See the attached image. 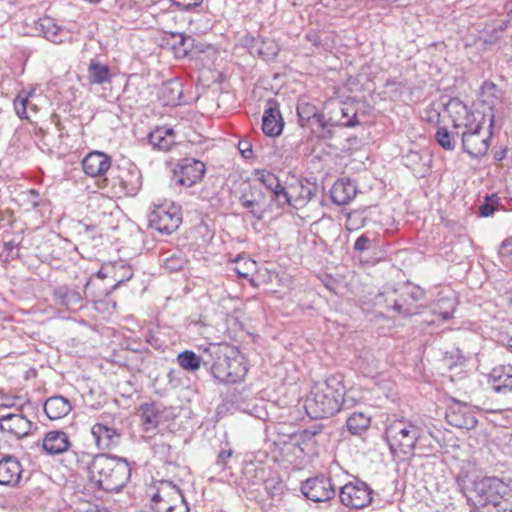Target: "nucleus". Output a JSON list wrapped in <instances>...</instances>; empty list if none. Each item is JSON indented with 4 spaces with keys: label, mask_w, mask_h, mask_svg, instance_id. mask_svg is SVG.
Returning a JSON list of instances; mask_svg holds the SVG:
<instances>
[{
    "label": "nucleus",
    "mask_w": 512,
    "mask_h": 512,
    "mask_svg": "<svg viewBox=\"0 0 512 512\" xmlns=\"http://www.w3.org/2000/svg\"><path fill=\"white\" fill-rule=\"evenodd\" d=\"M148 140L153 147L167 151L175 144L174 130L167 127H158L149 134Z\"/></svg>",
    "instance_id": "obj_28"
},
{
    "label": "nucleus",
    "mask_w": 512,
    "mask_h": 512,
    "mask_svg": "<svg viewBox=\"0 0 512 512\" xmlns=\"http://www.w3.org/2000/svg\"><path fill=\"white\" fill-rule=\"evenodd\" d=\"M20 461L14 456H5L0 459V484L15 487L20 485L23 475Z\"/></svg>",
    "instance_id": "obj_16"
},
{
    "label": "nucleus",
    "mask_w": 512,
    "mask_h": 512,
    "mask_svg": "<svg viewBox=\"0 0 512 512\" xmlns=\"http://www.w3.org/2000/svg\"><path fill=\"white\" fill-rule=\"evenodd\" d=\"M177 362L186 371H197L201 366V358L191 350H184L177 356Z\"/></svg>",
    "instance_id": "obj_37"
},
{
    "label": "nucleus",
    "mask_w": 512,
    "mask_h": 512,
    "mask_svg": "<svg viewBox=\"0 0 512 512\" xmlns=\"http://www.w3.org/2000/svg\"><path fill=\"white\" fill-rule=\"evenodd\" d=\"M248 191L250 192L249 196H252L255 199V201L259 203V207L265 208L267 210L268 205L265 201L264 192L256 186H251Z\"/></svg>",
    "instance_id": "obj_46"
},
{
    "label": "nucleus",
    "mask_w": 512,
    "mask_h": 512,
    "mask_svg": "<svg viewBox=\"0 0 512 512\" xmlns=\"http://www.w3.org/2000/svg\"><path fill=\"white\" fill-rule=\"evenodd\" d=\"M185 1V9L190 10L193 7L200 6L204 0H184Z\"/></svg>",
    "instance_id": "obj_52"
},
{
    "label": "nucleus",
    "mask_w": 512,
    "mask_h": 512,
    "mask_svg": "<svg viewBox=\"0 0 512 512\" xmlns=\"http://www.w3.org/2000/svg\"><path fill=\"white\" fill-rule=\"evenodd\" d=\"M340 110H341V113H342L343 117H348L349 116L348 111H347L346 108L341 107Z\"/></svg>",
    "instance_id": "obj_59"
},
{
    "label": "nucleus",
    "mask_w": 512,
    "mask_h": 512,
    "mask_svg": "<svg viewBox=\"0 0 512 512\" xmlns=\"http://www.w3.org/2000/svg\"><path fill=\"white\" fill-rule=\"evenodd\" d=\"M255 175L257 180L270 191L279 187L280 180L274 173L267 170H256Z\"/></svg>",
    "instance_id": "obj_42"
},
{
    "label": "nucleus",
    "mask_w": 512,
    "mask_h": 512,
    "mask_svg": "<svg viewBox=\"0 0 512 512\" xmlns=\"http://www.w3.org/2000/svg\"><path fill=\"white\" fill-rule=\"evenodd\" d=\"M301 492L310 501L326 502L335 497L336 488L330 478L316 476L302 482Z\"/></svg>",
    "instance_id": "obj_12"
},
{
    "label": "nucleus",
    "mask_w": 512,
    "mask_h": 512,
    "mask_svg": "<svg viewBox=\"0 0 512 512\" xmlns=\"http://www.w3.org/2000/svg\"><path fill=\"white\" fill-rule=\"evenodd\" d=\"M111 268L113 270L111 276L116 282L114 287L129 281L133 277L132 267L123 261L114 262Z\"/></svg>",
    "instance_id": "obj_36"
},
{
    "label": "nucleus",
    "mask_w": 512,
    "mask_h": 512,
    "mask_svg": "<svg viewBox=\"0 0 512 512\" xmlns=\"http://www.w3.org/2000/svg\"><path fill=\"white\" fill-rule=\"evenodd\" d=\"M34 95V91L20 92L14 100V109L16 114L21 119H28L27 110L31 109L33 111L37 110V106L32 103L31 97Z\"/></svg>",
    "instance_id": "obj_33"
},
{
    "label": "nucleus",
    "mask_w": 512,
    "mask_h": 512,
    "mask_svg": "<svg viewBox=\"0 0 512 512\" xmlns=\"http://www.w3.org/2000/svg\"><path fill=\"white\" fill-rule=\"evenodd\" d=\"M499 95H500V90L492 82H485L483 84V86L481 87L482 102L484 104L488 105V107L491 111H493L494 108L496 107L497 102L499 100Z\"/></svg>",
    "instance_id": "obj_38"
},
{
    "label": "nucleus",
    "mask_w": 512,
    "mask_h": 512,
    "mask_svg": "<svg viewBox=\"0 0 512 512\" xmlns=\"http://www.w3.org/2000/svg\"><path fill=\"white\" fill-rule=\"evenodd\" d=\"M4 247H5V250H6V251H9V252H10V251L14 248V245H13V243H12V242H9V243H5V244H4Z\"/></svg>",
    "instance_id": "obj_58"
},
{
    "label": "nucleus",
    "mask_w": 512,
    "mask_h": 512,
    "mask_svg": "<svg viewBox=\"0 0 512 512\" xmlns=\"http://www.w3.org/2000/svg\"><path fill=\"white\" fill-rule=\"evenodd\" d=\"M182 95V84L176 79L164 82L159 91V98L166 106H176L180 104Z\"/></svg>",
    "instance_id": "obj_27"
},
{
    "label": "nucleus",
    "mask_w": 512,
    "mask_h": 512,
    "mask_svg": "<svg viewBox=\"0 0 512 512\" xmlns=\"http://www.w3.org/2000/svg\"><path fill=\"white\" fill-rule=\"evenodd\" d=\"M450 107L457 109L465 114V121L459 123L453 120V128H463L461 132L462 149L465 153L474 158L484 156L490 146L491 128L495 124V114L492 113L489 119V126L484 127L481 121H478L473 113H469L467 107L460 101L451 102Z\"/></svg>",
    "instance_id": "obj_3"
},
{
    "label": "nucleus",
    "mask_w": 512,
    "mask_h": 512,
    "mask_svg": "<svg viewBox=\"0 0 512 512\" xmlns=\"http://www.w3.org/2000/svg\"><path fill=\"white\" fill-rule=\"evenodd\" d=\"M273 193V200H275L279 207L284 206H294L296 207V204H293L292 195L290 192H288L281 184L279 183V187L274 188L272 191Z\"/></svg>",
    "instance_id": "obj_43"
},
{
    "label": "nucleus",
    "mask_w": 512,
    "mask_h": 512,
    "mask_svg": "<svg viewBox=\"0 0 512 512\" xmlns=\"http://www.w3.org/2000/svg\"><path fill=\"white\" fill-rule=\"evenodd\" d=\"M43 409L50 420H57L68 415L72 410V405L67 398L55 395L45 401Z\"/></svg>",
    "instance_id": "obj_25"
},
{
    "label": "nucleus",
    "mask_w": 512,
    "mask_h": 512,
    "mask_svg": "<svg viewBox=\"0 0 512 512\" xmlns=\"http://www.w3.org/2000/svg\"><path fill=\"white\" fill-rule=\"evenodd\" d=\"M109 181L115 194L135 196L142 186V174L134 164L125 163L112 169Z\"/></svg>",
    "instance_id": "obj_8"
},
{
    "label": "nucleus",
    "mask_w": 512,
    "mask_h": 512,
    "mask_svg": "<svg viewBox=\"0 0 512 512\" xmlns=\"http://www.w3.org/2000/svg\"><path fill=\"white\" fill-rule=\"evenodd\" d=\"M284 121L279 108L274 105L267 108L262 116V131L270 137L279 136L282 133Z\"/></svg>",
    "instance_id": "obj_23"
},
{
    "label": "nucleus",
    "mask_w": 512,
    "mask_h": 512,
    "mask_svg": "<svg viewBox=\"0 0 512 512\" xmlns=\"http://www.w3.org/2000/svg\"><path fill=\"white\" fill-rule=\"evenodd\" d=\"M279 46L274 39L257 37L250 45L251 54H256L265 61L274 59L279 53Z\"/></svg>",
    "instance_id": "obj_26"
},
{
    "label": "nucleus",
    "mask_w": 512,
    "mask_h": 512,
    "mask_svg": "<svg viewBox=\"0 0 512 512\" xmlns=\"http://www.w3.org/2000/svg\"><path fill=\"white\" fill-rule=\"evenodd\" d=\"M256 270V262L251 259H237L235 272L242 278H248Z\"/></svg>",
    "instance_id": "obj_44"
},
{
    "label": "nucleus",
    "mask_w": 512,
    "mask_h": 512,
    "mask_svg": "<svg viewBox=\"0 0 512 512\" xmlns=\"http://www.w3.org/2000/svg\"><path fill=\"white\" fill-rule=\"evenodd\" d=\"M356 124V122L353 119H348L346 122L343 123L346 127H353Z\"/></svg>",
    "instance_id": "obj_57"
},
{
    "label": "nucleus",
    "mask_w": 512,
    "mask_h": 512,
    "mask_svg": "<svg viewBox=\"0 0 512 512\" xmlns=\"http://www.w3.org/2000/svg\"><path fill=\"white\" fill-rule=\"evenodd\" d=\"M318 112L315 105L308 102H301L297 106V115L299 123L302 127H306Z\"/></svg>",
    "instance_id": "obj_40"
},
{
    "label": "nucleus",
    "mask_w": 512,
    "mask_h": 512,
    "mask_svg": "<svg viewBox=\"0 0 512 512\" xmlns=\"http://www.w3.org/2000/svg\"><path fill=\"white\" fill-rule=\"evenodd\" d=\"M264 484L265 490L272 496L280 495L283 492L284 483L282 481H275L274 479H269L266 480Z\"/></svg>",
    "instance_id": "obj_45"
},
{
    "label": "nucleus",
    "mask_w": 512,
    "mask_h": 512,
    "mask_svg": "<svg viewBox=\"0 0 512 512\" xmlns=\"http://www.w3.org/2000/svg\"><path fill=\"white\" fill-rule=\"evenodd\" d=\"M356 193V185L350 179L337 180L330 190L333 203L339 206L348 204L355 198Z\"/></svg>",
    "instance_id": "obj_21"
},
{
    "label": "nucleus",
    "mask_w": 512,
    "mask_h": 512,
    "mask_svg": "<svg viewBox=\"0 0 512 512\" xmlns=\"http://www.w3.org/2000/svg\"><path fill=\"white\" fill-rule=\"evenodd\" d=\"M312 121L316 122L322 129L334 125L333 123H330V120H326L325 116L319 112L316 113V116L312 119Z\"/></svg>",
    "instance_id": "obj_50"
},
{
    "label": "nucleus",
    "mask_w": 512,
    "mask_h": 512,
    "mask_svg": "<svg viewBox=\"0 0 512 512\" xmlns=\"http://www.w3.org/2000/svg\"><path fill=\"white\" fill-rule=\"evenodd\" d=\"M250 192H244L240 197L241 205L252 214L257 220H262L264 218V214L266 212L265 208L259 207V203L255 201L252 196H249Z\"/></svg>",
    "instance_id": "obj_39"
},
{
    "label": "nucleus",
    "mask_w": 512,
    "mask_h": 512,
    "mask_svg": "<svg viewBox=\"0 0 512 512\" xmlns=\"http://www.w3.org/2000/svg\"><path fill=\"white\" fill-rule=\"evenodd\" d=\"M239 150L245 158H249L252 153L251 146L248 142H239Z\"/></svg>",
    "instance_id": "obj_51"
},
{
    "label": "nucleus",
    "mask_w": 512,
    "mask_h": 512,
    "mask_svg": "<svg viewBox=\"0 0 512 512\" xmlns=\"http://www.w3.org/2000/svg\"><path fill=\"white\" fill-rule=\"evenodd\" d=\"M131 466L124 457L111 454H97L88 465L91 485L105 492H120L129 482Z\"/></svg>",
    "instance_id": "obj_2"
},
{
    "label": "nucleus",
    "mask_w": 512,
    "mask_h": 512,
    "mask_svg": "<svg viewBox=\"0 0 512 512\" xmlns=\"http://www.w3.org/2000/svg\"><path fill=\"white\" fill-rule=\"evenodd\" d=\"M424 296V291L416 285L405 283L390 296L391 308L399 314L409 316L417 313L416 303ZM388 307L390 305L388 304Z\"/></svg>",
    "instance_id": "obj_10"
},
{
    "label": "nucleus",
    "mask_w": 512,
    "mask_h": 512,
    "mask_svg": "<svg viewBox=\"0 0 512 512\" xmlns=\"http://www.w3.org/2000/svg\"><path fill=\"white\" fill-rule=\"evenodd\" d=\"M42 447L49 455L62 454L70 447V440L64 431L53 430L45 435Z\"/></svg>",
    "instance_id": "obj_22"
},
{
    "label": "nucleus",
    "mask_w": 512,
    "mask_h": 512,
    "mask_svg": "<svg viewBox=\"0 0 512 512\" xmlns=\"http://www.w3.org/2000/svg\"><path fill=\"white\" fill-rule=\"evenodd\" d=\"M154 512H189L186 502L178 486L170 481H161L157 492L151 497Z\"/></svg>",
    "instance_id": "obj_7"
},
{
    "label": "nucleus",
    "mask_w": 512,
    "mask_h": 512,
    "mask_svg": "<svg viewBox=\"0 0 512 512\" xmlns=\"http://www.w3.org/2000/svg\"><path fill=\"white\" fill-rule=\"evenodd\" d=\"M32 428V422L23 415L7 414L0 417V429L21 438L26 436Z\"/></svg>",
    "instance_id": "obj_20"
},
{
    "label": "nucleus",
    "mask_w": 512,
    "mask_h": 512,
    "mask_svg": "<svg viewBox=\"0 0 512 512\" xmlns=\"http://www.w3.org/2000/svg\"><path fill=\"white\" fill-rule=\"evenodd\" d=\"M453 311L454 309L452 308L450 311L440 312V315L443 320H449L453 316Z\"/></svg>",
    "instance_id": "obj_53"
},
{
    "label": "nucleus",
    "mask_w": 512,
    "mask_h": 512,
    "mask_svg": "<svg viewBox=\"0 0 512 512\" xmlns=\"http://www.w3.org/2000/svg\"><path fill=\"white\" fill-rule=\"evenodd\" d=\"M370 418L364 413H353L346 421L348 431L353 435H360L370 426Z\"/></svg>",
    "instance_id": "obj_34"
},
{
    "label": "nucleus",
    "mask_w": 512,
    "mask_h": 512,
    "mask_svg": "<svg viewBox=\"0 0 512 512\" xmlns=\"http://www.w3.org/2000/svg\"><path fill=\"white\" fill-rule=\"evenodd\" d=\"M447 422L460 429H474L478 423L475 410L466 403L454 400L446 412Z\"/></svg>",
    "instance_id": "obj_13"
},
{
    "label": "nucleus",
    "mask_w": 512,
    "mask_h": 512,
    "mask_svg": "<svg viewBox=\"0 0 512 512\" xmlns=\"http://www.w3.org/2000/svg\"><path fill=\"white\" fill-rule=\"evenodd\" d=\"M499 197L497 194L492 193L485 196V201L478 208V213L481 217H489L493 215L497 206L499 205Z\"/></svg>",
    "instance_id": "obj_41"
},
{
    "label": "nucleus",
    "mask_w": 512,
    "mask_h": 512,
    "mask_svg": "<svg viewBox=\"0 0 512 512\" xmlns=\"http://www.w3.org/2000/svg\"><path fill=\"white\" fill-rule=\"evenodd\" d=\"M373 490L363 481L349 482L341 487L339 498L343 505L361 509L372 501Z\"/></svg>",
    "instance_id": "obj_11"
},
{
    "label": "nucleus",
    "mask_w": 512,
    "mask_h": 512,
    "mask_svg": "<svg viewBox=\"0 0 512 512\" xmlns=\"http://www.w3.org/2000/svg\"><path fill=\"white\" fill-rule=\"evenodd\" d=\"M96 275L101 279L108 277L109 272L107 271V267H103L102 269H100Z\"/></svg>",
    "instance_id": "obj_54"
},
{
    "label": "nucleus",
    "mask_w": 512,
    "mask_h": 512,
    "mask_svg": "<svg viewBox=\"0 0 512 512\" xmlns=\"http://www.w3.org/2000/svg\"><path fill=\"white\" fill-rule=\"evenodd\" d=\"M499 253L502 256H510V255H512V237L506 238L501 243Z\"/></svg>",
    "instance_id": "obj_49"
},
{
    "label": "nucleus",
    "mask_w": 512,
    "mask_h": 512,
    "mask_svg": "<svg viewBox=\"0 0 512 512\" xmlns=\"http://www.w3.org/2000/svg\"><path fill=\"white\" fill-rule=\"evenodd\" d=\"M54 301L71 311H77L83 307L82 294L67 286H61L54 291Z\"/></svg>",
    "instance_id": "obj_24"
},
{
    "label": "nucleus",
    "mask_w": 512,
    "mask_h": 512,
    "mask_svg": "<svg viewBox=\"0 0 512 512\" xmlns=\"http://www.w3.org/2000/svg\"><path fill=\"white\" fill-rule=\"evenodd\" d=\"M186 262V258L180 250H169L160 255L161 266L168 272L181 270Z\"/></svg>",
    "instance_id": "obj_30"
},
{
    "label": "nucleus",
    "mask_w": 512,
    "mask_h": 512,
    "mask_svg": "<svg viewBox=\"0 0 512 512\" xmlns=\"http://www.w3.org/2000/svg\"><path fill=\"white\" fill-rule=\"evenodd\" d=\"M505 156H506V150H501V151L495 153V159L498 161L503 160L505 158Z\"/></svg>",
    "instance_id": "obj_55"
},
{
    "label": "nucleus",
    "mask_w": 512,
    "mask_h": 512,
    "mask_svg": "<svg viewBox=\"0 0 512 512\" xmlns=\"http://www.w3.org/2000/svg\"><path fill=\"white\" fill-rule=\"evenodd\" d=\"M31 194H33L35 197L38 196V193H36L34 190L31 191Z\"/></svg>",
    "instance_id": "obj_64"
},
{
    "label": "nucleus",
    "mask_w": 512,
    "mask_h": 512,
    "mask_svg": "<svg viewBox=\"0 0 512 512\" xmlns=\"http://www.w3.org/2000/svg\"><path fill=\"white\" fill-rule=\"evenodd\" d=\"M432 431L420 417L388 419L385 438L390 452L401 459L411 457L417 447H425Z\"/></svg>",
    "instance_id": "obj_1"
},
{
    "label": "nucleus",
    "mask_w": 512,
    "mask_h": 512,
    "mask_svg": "<svg viewBox=\"0 0 512 512\" xmlns=\"http://www.w3.org/2000/svg\"><path fill=\"white\" fill-rule=\"evenodd\" d=\"M434 116H435V117H436V119L438 120V119H439V117H440V113H439V112H435V115H434Z\"/></svg>",
    "instance_id": "obj_62"
},
{
    "label": "nucleus",
    "mask_w": 512,
    "mask_h": 512,
    "mask_svg": "<svg viewBox=\"0 0 512 512\" xmlns=\"http://www.w3.org/2000/svg\"><path fill=\"white\" fill-rule=\"evenodd\" d=\"M87 79L91 85H103L110 83V68L108 65L92 59L87 69Z\"/></svg>",
    "instance_id": "obj_29"
},
{
    "label": "nucleus",
    "mask_w": 512,
    "mask_h": 512,
    "mask_svg": "<svg viewBox=\"0 0 512 512\" xmlns=\"http://www.w3.org/2000/svg\"><path fill=\"white\" fill-rule=\"evenodd\" d=\"M149 226L161 234L170 235L182 222L181 207L174 203L156 206L148 216Z\"/></svg>",
    "instance_id": "obj_9"
},
{
    "label": "nucleus",
    "mask_w": 512,
    "mask_h": 512,
    "mask_svg": "<svg viewBox=\"0 0 512 512\" xmlns=\"http://www.w3.org/2000/svg\"><path fill=\"white\" fill-rule=\"evenodd\" d=\"M371 240L369 237L365 234L358 237L354 243V250L358 252H363L365 250H368L370 247Z\"/></svg>",
    "instance_id": "obj_47"
},
{
    "label": "nucleus",
    "mask_w": 512,
    "mask_h": 512,
    "mask_svg": "<svg viewBox=\"0 0 512 512\" xmlns=\"http://www.w3.org/2000/svg\"><path fill=\"white\" fill-rule=\"evenodd\" d=\"M449 131L445 126H439L435 133L436 142L445 150L452 151L456 147L457 137L461 135L459 129Z\"/></svg>",
    "instance_id": "obj_32"
},
{
    "label": "nucleus",
    "mask_w": 512,
    "mask_h": 512,
    "mask_svg": "<svg viewBox=\"0 0 512 512\" xmlns=\"http://www.w3.org/2000/svg\"><path fill=\"white\" fill-rule=\"evenodd\" d=\"M345 387L336 377L317 383L305 401L307 414L314 419L331 417L340 411L344 401Z\"/></svg>",
    "instance_id": "obj_4"
},
{
    "label": "nucleus",
    "mask_w": 512,
    "mask_h": 512,
    "mask_svg": "<svg viewBox=\"0 0 512 512\" xmlns=\"http://www.w3.org/2000/svg\"><path fill=\"white\" fill-rule=\"evenodd\" d=\"M35 31L54 44H61L71 38L68 30L57 25L51 17L45 16L35 22Z\"/></svg>",
    "instance_id": "obj_15"
},
{
    "label": "nucleus",
    "mask_w": 512,
    "mask_h": 512,
    "mask_svg": "<svg viewBox=\"0 0 512 512\" xmlns=\"http://www.w3.org/2000/svg\"><path fill=\"white\" fill-rule=\"evenodd\" d=\"M190 40H191L190 38H185V37H183V36L181 35V36L179 37V42H178V44H179L180 46H183V47H184V46L187 44V42H188V41H190Z\"/></svg>",
    "instance_id": "obj_56"
},
{
    "label": "nucleus",
    "mask_w": 512,
    "mask_h": 512,
    "mask_svg": "<svg viewBox=\"0 0 512 512\" xmlns=\"http://www.w3.org/2000/svg\"><path fill=\"white\" fill-rule=\"evenodd\" d=\"M472 499L479 505H492L497 512H512V480L495 476L474 480Z\"/></svg>",
    "instance_id": "obj_5"
},
{
    "label": "nucleus",
    "mask_w": 512,
    "mask_h": 512,
    "mask_svg": "<svg viewBox=\"0 0 512 512\" xmlns=\"http://www.w3.org/2000/svg\"><path fill=\"white\" fill-rule=\"evenodd\" d=\"M110 167V156L100 151L90 152L82 160V169L90 177L102 176Z\"/></svg>",
    "instance_id": "obj_19"
},
{
    "label": "nucleus",
    "mask_w": 512,
    "mask_h": 512,
    "mask_svg": "<svg viewBox=\"0 0 512 512\" xmlns=\"http://www.w3.org/2000/svg\"><path fill=\"white\" fill-rule=\"evenodd\" d=\"M90 282H91V279H88V280L86 281V283H85V289H87V288H88V286H89Z\"/></svg>",
    "instance_id": "obj_61"
},
{
    "label": "nucleus",
    "mask_w": 512,
    "mask_h": 512,
    "mask_svg": "<svg viewBox=\"0 0 512 512\" xmlns=\"http://www.w3.org/2000/svg\"><path fill=\"white\" fill-rule=\"evenodd\" d=\"M205 170L203 162L193 158H184L179 162L178 170L174 171L176 183L191 187L203 178Z\"/></svg>",
    "instance_id": "obj_14"
},
{
    "label": "nucleus",
    "mask_w": 512,
    "mask_h": 512,
    "mask_svg": "<svg viewBox=\"0 0 512 512\" xmlns=\"http://www.w3.org/2000/svg\"><path fill=\"white\" fill-rule=\"evenodd\" d=\"M214 362L211 366L213 377L223 383H237L248 372L247 360L237 349L214 345L211 348Z\"/></svg>",
    "instance_id": "obj_6"
},
{
    "label": "nucleus",
    "mask_w": 512,
    "mask_h": 512,
    "mask_svg": "<svg viewBox=\"0 0 512 512\" xmlns=\"http://www.w3.org/2000/svg\"><path fill=\"white\" fill-rule=\"evenodd\" d=\"M174 49L176 50V53H180V48H177L176 44L174 45Z\"/></svg>",
    "instance_id": "obj_63"
},
{
    "label": "nucleus",
    "mask_w": 512,
    "mask_h": 512,
    "mask_svg": "<svg viewBox=\"0 0 512 512\" xmlns=\"http://www.w3.org/2000/svg\"><path fill=\"white\" fill-rule=\"evenodd\" d=\"M232 455L233 451L231 449L221 450L217 456L216 464L219 466H225Z\"/></svg>",
    "instance_id": "obj_48"
},
{
    "label": "nucleus",
    "mask_w": 512,
    "mask_h": 512,
    "mask_svg": "<svg viewBox=\"0 0 512 512\" xmlns=\"http://www.w3.org/2000/svg\"><path fill=\"white\" fill-rule=\"evenodd\" d=\"M507 348L510 352H512V337L508 340Z\"/></svg>",
    "instance_id": "obj_60"
},
{
    "label": "nucleus",
    "mask_w": 512,
    "mask_h": 512,
    "mask_svg": "<svg viewBox=\"0 0 512 512\" xmlns=\"http://www.w3.org/2000/svg\"><path fill=\"white\" fill-rule=\"evenodd\" d=\"M144 429L149 431L158 426L160 414L154 403H144L139 408Z\"/></svg>",
    "instance_id": "obj_31"
},
{
    "label": "nucleus",
    "mask_w": 512,
    "mask_h": 512,
    "mask_svg": "<svg viewBox=\"0 0 512 512\" xmlns=\"http://www.w3.org/2000/svg\"><path fill=\"white\" fill-rule=\"evenodd\" d=\"M91 434L99 449H110L120 444L121 432L108 424H94L91 428Z\"/></svg>",
    "instance_id": "obj_18"
},
{
    "label": "nucleus",
    "mask_w": 512,
    "mask_h": 512,
    "mask_svg": "<svg viewBox=\"0 0 512 512\" xmlns=\"http://www.w3.org/2000/svg\"><path fill=\"white\" fill-rule=\"evenodd\" d=\"M488 382L495 393L512 394V365L495 366L488 374Z\"/></svg>",
    "instance_id": "obj_17"
},
{
    "label": "nucleus",
    "mask_w": 512,
    "mask_h": 512,
    "mask_svg": "<svg viewBox=\"0 0 512 512\" xmlns=\"http://www.w3.org/2000/svg\"><path fill=\"white\" fill-rule=\"evenodd\" d=\"M292 190L297 193L294 199L295 204L304 205L315 196L317 186L309 182L303 183L300 181L296 186L292 187Z\"/></svg>",
    "instance_id": "obj_35"
}]
</instances>
